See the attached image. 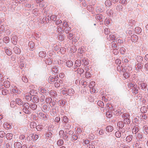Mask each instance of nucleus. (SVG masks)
Instances as JSON below:
<instances>
[{
	"label": "nucleus",
	"instance_id": "obj_64",
	"mask_svg": "<svg viewBox=\"0 0 148 148\" xmlns=\"http://www.w3.org/2000/svg\"><path fill=\"white\" fill-rule=\"evenodd\" d=\"M86 148H95V146L92 144H89L88 145H87L86 147Z\"/></svg>",
	"mask_w": 148,
	"mask_h": 148
},
{
	"label": "nucleus",
	"instance_id": "obj_40",
	"mask_svg": "<svg viewBox=\"0 0 148 148\" xmlns=\"http://www.w3.org/2000/svg\"><path fill=\"white\" fill-rule=\"evenodd\" d=\"M29 45L31 49H32L34 47V42H29Z\"/></svg>",
	"mask_w": 148,
	"mask_h": 148
},
{
	"label": "nucleus",
	"instance_id": "obj_48",
	"mask_svg": "<svg viewBox=\"0 0 148 148\" xmlns=\"http://www.w3.org/2000/svg\"><path fill=\"white\" fill-rule=\"evenodd\" d=\"M105 4L106 6H110L111 5V2L110 0H107L105 2Z\"/></svg>",
	"mask_w": 148,
	"mask_h": 148
},
{
	"label": "nucleus",
	"instance_id": "obj_28",
	"mask_svg": "<svg viewBox=\"0 0 148 148\" xmlns=\"http://www.w3.org/2000/svg\"><path fill=\"white\" fill-rule=\"evenodd\" d=\"M6 137L7 139L10 140L12 138V135L11 133H7L6 135Z\"/></svg>",
	"mask_w": 148,
	"mask_h": 148
},
{
	"label": "nucleus",
	"instance_id": "obj_57",
	"mask_svg": "<svg viewBox=\"0 0 148 148\" xmlns=\"http://www.w3.org/2000/svg\"><path fill=\"white\" fill-rule=\"evenodd\" d=\"M116 9L119 11H120L122 10L123 7L121 5H119L117 6Z\"/></svg>",
	"mask_w": 148,
	"mask_h": 148
},
{
	"label": "nucleus",
	"instance_id": "obj_41",
	"mask_svg": "<svg viewBox=\"0 0 148 148\" xmlns=\"http://www.w3.org/2000/svg\"><path fill=\"white\" fill-rule=\"evenodd\" d=\"M81 62L84 64L85 65H87L88 64V62L87 61L84 59H82L81 60Z\"/></svg>",
	"mask_w": 148,
	"mask_h": 148
},
{
	"label": "nucleus",
	"instance_id": "obj_49",
	"mask_svg": "<svg viewBox=\"0 0 148 148\" xmlns=\"http://www.w3.org/2000/svg\"><path fill=\"white\" fill-rule=\"evenodd\" d=\"M139 88L138 87H134L132 89L133 90V93H134L135 94H136L138 93V89Z\"/></svg>",
	"mask_w": 148,
	"mask_h": 148
},
{
	"label": "nucleus",
	"instance_id": "obj_17",
	"mask_svg": "<svg viewBox=\"0 0 148 148\" xmlns=\"http://www.w3.org/2000/svg\"><path fill=\"white\" fill-rule=\"evenodd\" d=\"M30 108L32 110H35L37 108V105L35 103H31L30 104Z\"/></svg>",
	"mask_w": 148,
	"mask_h": 148
},
{
	"label": "nucleus",
	"instance_id": "obj_26",
	"mask_svg": "<svg viewBox=\"0 0 148 148\" xmlns=\"http://www.w3.org/2000/svg\"><path fill=\"white\" fill-rule=\"evenodd\" d=\"M45 96L43 95L42 94L40 97V101L43 103H45Z\"/></svg>",
	"mask_w": 148,
	"mask_h": 148
},
{
	"label": "nucleus",
	"instance_id": "obj_37",
	"mask_svg": "<svg viewBox=\"0 0 148 148\" xmlns=\"http://www.w3.org/2000/svg\"><path fill=\"white\" fill-rule=\"evenodd\" d=\"M110 39L108 36L107 37V39L108 40H114L115 39V38L114 35H110L109 36Z\"/></svg>",
	"mask_w": 148,
	"mask_h": 148
},
{
	"label": "nucleus",
	"instance_id": "obj_38",
	"mask_svg": "<svg viewBox=\"0 0 148 148\" xmlns=\"http://www.w3.org/2000/svg\"><path fill=\"white\" fill-rule=\"evenodd\" d=\"M81 60H76L75 62V66L77 67H79L81 64Z\"/></svg>",
	"mask_w": 148,
	"mask_h": 148
},
{
	"label": "nucleus",
	"instance_id": "obj_42",
	"mask_svg": "<svg viewBox=\"0 0 148 148\" xmlns=\"http://www.w3.org/2000/svg\"><path fill=\"white\" fill-rule=\"evenodd\" d=\"M22 106H23V108H29L30 104H29L27 103H25L24 104L23 103Z\"/></svg>",
	"mask_w": 148,
	"mask_h": 148
},
{
	"label": "nucleus",
	"instance_id": "obj_47",
	"mask_svg": "<svg viewBox=\"0 0 148 148\" xmlns=\"http://www.w3.org/2000/svg\"><path fill=\"white\" fill-rule=\"evenodd\" d=\"M115 135L116 137L120 138L121 136V132L119 131H117L115 132Z\"/></svg>",
	"mask_w": 148,
	"mask_h": 148
},
{
	"label": "nucleus",
	"instance_id": "obj_14",
	"mask_svg": "<svg viewBox=\"0 0 148 148\" xmlns=\"http://www.w3.org/2000/svg\"><path fill=\"white\" fill-rule=\"evenodd\" d=\"M139 130L138 127L137 126H135L133 127L132 130V132L133 134H136L138 132Z\"/></svg>",
	"mask_w": 148,
	"mask_h": 148
},
{
	"label": "nucleus",
	"instance_id": "obj_58",
	"mask_svg": "<svg viewBox=\"0 0 148 148\" xmlns=\"http://www.w3.org/2000/svg\"><path fill=\"white\" fill-rule=\"evenodd\" d=\"M62 94L64 95L67 96V90L65 89H62Z\"/></svg>",
	"mask_w": 148,
	"mask_h": 148
},
{
	"label": "nucleus",
	"instance_id": "obj_62",
	"mask_svg": "<svg viewBox=\"0 0 148 148\" xmlns=\"http://www.w3.org/2000/svg\"><path fill=\"white\" fill-rule=\"evenodd\" d=\"M71 29V28L69 27H66L65 28V32L66 34L68 33Z\"/></svg>",
	"mask_w": 148,
	"mask_h": 148
},
{
	"label": "nucleus",
	"instance_id": "obj_15",
	"mask_svg": "<svg viewBox=\"0 0 148 148\" xmlns=\"http://www.w3.org/2000/svg\"><path fill=\"white\" fill-rule=\"evenodd\" d=\"M16 103L19 105H22L23 104V103L21 100L19 98H17L16 99Z\"/></svg>",
	"mask_w": 148,
	"mask_h": 148
},
{
	"label": "nucleus",
	"instance_id": "obj_5",
	"mask_svg": "<svg viewBox=\"0 0 148 148\" xmlns=\"http://www.w3.org/2000/svg\"><path fill=\"white\" fill-rule=\"evenodd\" d=\"M67 95L70 96H72L75 93V91L72 88H70L67 90Z\"/></svg>",
	"mask_w": 148,
	"mask_h": 148
},
{
	"label": "nucleus",
	"instance_id": "obj_30",
	"mask_svg": "<svg viewBox=\"0 0 148 148\" xmlns=\"http://www.w3.org/2000/svg\"><path fill=\"white\" fill-rule=\"evenodd\" d=\"M39 101V99L37 97L34 96L32 99V101L34 103H37Z\"/></svg>",
	"mask_w": 148,
	"mask_h": 148
},
{
	"label": "nucleus",
	"instance_id": "obj_35",
	"mask_svg": "<svg viewBox=\"0 0 148 148\" xmlns=\"http://www.w3.org/2000/svg\"><path fill=\"white\" fill-rule=\"evenodd\" d=\"M3 41L5 43H7L10 41V38L6 36L3 38Z\"/></svg>",
	"mask_w": 148,
	"mask_h": 148
},
{
	"label": "nucleus",
	"instance_id": "obj_44",
	"mask_svg": "<svg viewBox=\"0 0 148 148\" xmlns=\"http://www.w3.org/2000/svg\"><path fill=\"white\" fill-rule=\"evenodd\" d=\"M45 99V102H46L47 103H50L52 101V99L51 97L47 98Z\"/></svg>",
	"mask_w": 148,
	"mask_h": 148
},
{
	"label": "nucleus",
	"instance_id": "obj_43",
	"mask_svg": "<svg viewBox=\"0 0 148 148\" xmlns=\"http://www.w3.org/2000/svg\"><path fill=\"white\" fill-rule=\"evenodd\" d=\"M97 105L103 108L104 106L103 102L101 101H99L97 103Z\"/></svg>",
	"mask_w": 148,
	"mask_h": 148
},
{
	"label": "nucleus",
	"instance_id": "obj_4",
	"mask_svg": "<svg viewBox=\"0 0 148 148\" xmlns=\"http://www.w3.org/2000/svg\"><path fill=\"white\" fill-rule=\"evenodd\" d=\"M135 67L136 70L137 71H140L143 67L142 63H138Z\"/></svg>",
	"mask_w": 148,
	"mask_h": 148
},
{
	"label": "nucleus",
	"instance_id": "obj_53",
	"mask_svg": "<svg viewBox=\"0 0 148 148\" xmlns=\"http://www.w3.org/2000/svg\"><path fill=\"white\" fill-rule=\"evenodd\" d=\"M51 71L55 73H57L58 71V68L56 67H53L51 69Z\"/></svg>",
	"mask_w": 148,
	"mask_h": 148
},
{
	"label": "nucleus",
	"instance_id": "obj_63",
	"mask_svg": "<svg viewBox=\"0 0 148 148\" xmlns=\"http://www.w3.org/2000/svg\"><path fill=\"white\" fill-rule=\"evenodd\" d=\"M32 136V138H33L34 140H36L38 138V135L36 134H33Z\"/></svg>",
	"mask_w": 148,
	"mask_h": 148
},
{
	"label": "nucleus",
	"instance_id": "obj_34",
	"mask_svg": "<svg viewBox=\"0 0 148 148\" xmlns=\"http://www.w3.org/2000/svg\"><path fill=\"white\" fill-rule=\"evenodd\" d=\"M49 93L53 97H55L57 95V92L54 91H51L49 92Z\"/></svg>",
	"mask_w": 148,
	"mask_h": 148
},
{
	"label": "nucleus",
	"instance_id": "obj_1",
	"mask_svg": "<svg viewBox=\"0 0 148 148\" xmlns=\"http://www.w3.org/2000/svg\"><path fill=\"white\" fill-rule=\"evenodd\" d=\"M42 111L46 113L49 112L50 110V107H48L47 105L45 104L42 106Z\"/></svg>",
	"mask_w": 148,
	"mask_h": 148
},
{
	"label": "nucleus",
	"instance_id": "obj_27",
	"mask_svg": "<svg viewBox=\"0 0 148 148\" xmlns=\"http://www.w3.org/2000/svg\"><path fill=\"white\" fill-rule=\"evenodd\" d=\"M66 64V66L69 67H71L73 65V63L72 61L71 60H68L67 61Z\"/></svg>",
	"mask_w": 148,
	"mask_h": 148
},
{
	"label": "nucleus",
	"instance_id": "obj_50",
	"mask_svg": "<svg viewBox=\"0 0 148 148\" xmlns=\"http://www.w3.org/2000/svg\"><path fill=\"white\" fill-rule=\"evenodd\" d=\"M30 126L31 128H34L36 127V124L34 122H32L30 123Z\"/></svg>",
	"mask_w": 148,
	"mask_h": 148
},
{
	"label": "nucleus",
	"instance_id": "obj_23",
	"mask_svg": "<svg viewBox=\"0 0 148 148\" xmlns=\"http://www.w3.org/2000/svg\"><path fill=\"white\" fill-rule=\"evenodd\" d=\"M113 130V128L112 126L109 125L107 126L106 128V131L108 132H111Z\"/></svg>",
	"mask_w": 148,
	"mask_h": 148
},
{
	"label": "nucleus",
	"instance_id": "obj_33",
	"mask_svg": "<svg viewBox=\"0 0 148 148\" xmlns=\"http://www.w3.org/2000/svg\"><path fill=\"white\" fill-rule=\"evenodd\" d=\"M133 136H129L127 137L126 140L128 142H130L132 139Z\"/></svg>",
	"mask_w": 148,
	"mask_h": 148
},
{
	"label": "nucleus",
	"instance_id": "obj_59",
	"mask_svg": "<svg viewBox=\"0 0 148 148\" xmlns=\"http://www.w3.org/2000/svg\"><path fill=\"white\" fill-rule=\"evenodd\" d=\"M102 17V16L101 14H97L96 16V18L97 19L99 20V21L101 20Z\"/></svg>",
	"mask_w": 148,
	"mask_h": 148
},
{
	"label": "nucleus",
	"instance_id": "obj_55",
	"mask_svg": "<svg viewBox=\"0 0 148 148\" xmlns=\"http://www.w3.org/2000/svg\"><path fill=\"white\" fill-rule=\"evenodd\" d=\"M123 75L125 79L127 78L130 76L129 74L127 72H125L123 74Z\"/></svg>",
	"mask_w": 148,
	"mask_h": 148
},
{
	"label": "nucleus",
	"instance_id": "obj_32",
	"mask_svg": "<svg viewBox=\"0 0 148 148\" xmlns=\"http://www.w3.org/2000/svg\"><path fill=\"white\" fill-rule=\"evenodd\" d=\"M65 103V101L63 100H60L59 102V105L62 107L64 106Z\"/></svg>",
	"mask_w": 148,
	"mask_h": 148
},
{
	"label": "nucleus",
	"instance_id": "obj_22",
	"mask_svg": "<svg viewBox=\"0 0 148 148\" xmlns=\"http://www.w3.org/2000/svg\"><path fill=\"white\" fill-rule=\"evenodd\" d=\"M46 53L45 52L41 51L39 53V55L40 57L44 58L46 56Z\"/></svg>",
	"mask_w": 148,
	"mask_h": 148
},
{
	"label": "nucleus",
	"instance_id": "obj_20",
	"mask_svg": "<svg viewBox=\"0 0 148 148\" xmlns=\"http://www.w3.org/2000/svg\"><path fill=\"white\" fill-rule=\"evenodd\" d=\"M54 127V126L52 124H50L47 127V130L48 131H51L53 130V128Z\"/></svg>",
	"mask_w": 148,
	"mask_h": 148
},
{
	"label": "nucleus",
	"instance_id": "obj_24",
	"mask_svg": "<svg viewBox=\"0 0 148 148\" xmlns=\"http://www.w3.org/2000/svg\"><path fill=\"white\" fill-rule=\"evenodd\" d=\"M52 136V134L50 132H48L46 134V137L47 138H51Z\"/></svg>",
	"mask_w": 148,
	"mask_h": 148
},
{
	"label": "nucleus",
	"instance_id": "obj_21",
	"mask_svg": "<svg viewBox=\"0 0 148 148\" xmlns=\"http://www.w3.org/2000/svg\"><path fill=\"white\" fill-rule=\"evenodd\" d=\"M143 58L140 56H138L136 58V59L138 62V63H141V62L143 60Z\"/></svg>",
	"mask_w": 148,
	"mask_h": 148
},
{
	"label": "nucleus",
	"instance_id": "obj_31",
	"mask_svg": "<svg viewBox=\"0 0 148 148\" xmlns=\"http://www.w3.org/2000/svg\"><path fill=\"white\" fill-rule=\"evenodd\" d=\"M4 85L6 88H9L10 86V82L8 81H6L4 82Z\"/></svg>",
	"mask_w": 148,
	"mask_h": 148
},
{
	"label": "nucleus",
	"instance_id": "obj_19",
	"mask_svg": "<svg viewBox=\"0 0 148 148\" xmlns=\"http://www.w3.org/2000/svg\"><path fill=\"white\" fill-rule=\"evenodd\" d=\"M117 125L120 128H122L124 127V123L122 121H120L118 122Z\"/></svg>",
	"mask_w": 148,
	"mask_h": 148
},
{
	"label": "nucleus",
	"instance_id": "obj_8",
	"mask_svg": "<svg viewBox=\"0 0 148 148\" xmlns=\"http://www.w3.org/2000/svg\"><path fill=\"white\" fill-rule=\"evenodd\" d=\"M138 84L140 85V87L142 89H144L147 86V84L142 82H139Z\"/></svg>",
	"mask_w": 148,
	"mask_h": 148
},
{
	"label": "nucleus",
	"instance_id": "obj_29",
	"mask_svg": "<svg viewBox=\"0 0 148 148\" xmlns=\"http://www.w3.org/2000/svg\"><path fill=\"white\" fill-rule=\"evenodd\" d=\"M77 73L81 75L84 72V70L81 68H78L76 71Z\"/></svg>",
	"mask_w": 148,
	"mask_h": 148
},
{
	"label": "nucleus",
	"instance_id": "obj_7",
	"mask_svg": "<svg viewBox=\"0 0 148 148\" xmlns=\"http://www.w3.org/2000/svg\"><path fill=\"white\" fill-rule=\"evenodd\" d=\"M24 99L28 101H30L32 99V97L30 94L26 93L24 95Z\"/></svg>",
	"mask_w": 148,
	"mask_h": 148
},
{
	"label": "nucleus",
	"instance_id": "obj_51",
	"mask_svg": "<svg viewBox=\"0 0 148 148\" xmlns=\"http://www.w3.org/2000/svg\"><path fill=\"white\" fill-rule=\"evenodd\" d=\"M58 38L60 40H64V37L62 33H60L58 34Z\"/></svg>",
	"mask_w": 148,
	"mask_h": 148
},
{
	"label": "nucleus",
	"instance_id": "obj_45",
	"mask_svg": "<svg viewBox=\"0 0 148 148\" xmlns=\"http://www.w3.org/2000/svg\"><path fill=\"white\" fill-rule=\"evenodd\" d=\"M22 79L25 83H27L28 82V79L25 76H23L22 77Z\"/></svg>",
	"mask_w": 148,
	"mask_h": 148
},
{
	"label": "nucleus",
	"instance_id": "obj_16",
	"mask_svg": "<svg viewBox=\"0 0 148 148\" xmlns=\"http://www.w3.org/2000/svg\"><path fill=\"white\" fill-rule=\"evenodd\" d=\"M141 29L139 27H136L135 29V32L138 34H140L142 32Z\"/></svg>",
	"mask_w": 148,
	"mask_h": 148
},
{
	"label": "nucleus",
	"instance_id": "obj_39",
	"mask_svg": "<svg viewBox=\"0 0 148 148\" xmlns=\"http://www.w3.org/2000/svg\"><path fill=\"white\" fill-rule=\"evenodd\" d=\"M125 52V49L123 47H121L120 49V52L122 54H124Z\"/></svg>",
	"mask_w": 148,
	"mask_h": 148
},
{
	"label": "nucleus",
	"instance_id": "obj_2",
	"mask_svg": "<svg viewBox=\"0 0 148 148\" xmlns=\"http://www.w3.org/2000/svg\"><path fill=\"white\" fill-rule=\"evenodd\" d=\"M58 79V75H56L54 77L50 76L48 79L49 82H54L55 81H57Z\"/></svg>",
	"mask_w": 148,
	"mask_h": 148
},
{
	"label": "nucleus",
	"instance_id": "obj_54",
	"mask_svg": "<svg viewBox=\"0 0 148 148\" xmlns=\"http://www.w3.org/2000/svg\"><path fill=\"white\" fill-rule=\"evenodd\" d=\"M8 91L6 89H4L2 90V94L3 95H6L8 93Z\"/></svg>",
	"mask_w": 148,
	"mask_h": 148
},
{
	"label": "nucleus",
	"instance_id": "obj_3",
	"mask_svg": "<svg viewBox=\"0 0 148 148\" xmlns=\"http://www.w3.org/2000/svg\"><path fill=\"white\" fill-rule=\"evenodd\" d=\"M38 115L44 120H46L48 118V115L47 114H44L42 112H41L39 113Z\"/></svg>",
	"mask_w": 148,
	"mask_h": 148
},
{
	"label": "nucleus",
	"instance_id": "obj_9",
	"mask_svg": "<svg viewBox=\"0 0 148 148\" xmlns=\"http://www.w3.org/2000/svg\"><path fill=\"white\" fill-rule=\"evenodd\" d=\"M13 51L14 53L16 54H19L21 52V49L16 46L13 48Z\"/></svg>",
	"mask_w": 148,
	"mask_h": 148
},
{
	"label": "nucleus",
	"instance_id": "obj_56",
	"mask_svg": "<svg viewBox=\"0 0 148 148\" xmlns=\"http://www.w3.org/2000/svg\"><path fill=\"white\" fill-rule=\"evenodd\" d=\"M57 144L58 145H62L63 144V141L62 140H59L57 141Z\"/></svg>",
	"mask_w": 148,
	"mask_h": 148
},
{
	"label": "nucleus",
	"instance_id": "obj_60",
	"mask_svg": "<svg viewBox=\"0 0 148 148\" xmlns=\"http://www.w3.org/2000/svg\"><path fill=\"white\" fill-rule=\"evenodd\" d=\"M73 36V34L72 33H69L67 35V37L68 38L69 40H71L73 39V38L72 37Z\"/></svg>",
	"mask_w": 148,
	"mask_h": 148
},
{
	"label": "nucleus",
	"instance_id": "obj_25",
	"mask_svg": "<svg viewBox=\"0 0 148 148\" xmlns=\"http://www.w3.org/2000/svg\"><path fill=\"white\" fill-rule=\"evenodd\" d=\"M45 62L46 64L50 65L52 63V60L50 58L47 59L45 60Z\"/></svg>",
	"mask_w": 148,
	"mask_h": 148
},
{
	"label": "nucleus",
	"instance_id": "obj_36",
	"mask_svg": "<svg viewBox=\"0 0 148 148\" xmlns=\"http://www.w3.org/2000/svg\"><path fill=\"white\" fill-rule=\"evenodd\" d=\"M144 132L146 134H148V127L147 125L144 126L143 127Z\"/></svg>",
	"mask_w": 148,
	"mask_h": 148
},
{
	"label": "nucleus",
	"instance_id": "obj_10",
	"mask_svg": "<svg viewBox=\"0 0 148 148\" xmlns=\"http://www.w3.org/2000/svg\"><path fill=\"white\" fill-rule=\"evenodd\" d=\"M138 40V37L136 35H133L131 37V40L133 42H136Z\"/></svg>",
	"mask_w": 148,
	"mask_h": 148
},
{
	"label": "nucleus",
	"instance_id": "obj_12",
	"mask_svg": "<svg viewBox=\"0 0 148 148\" xmlns=\"http://www.w3.org/2000/svg\"><path fill=\"white\" fill-rule=\"evenodd\" d=\"M71 127V126L70 124L68 123H66L65 124L64 126V129L65 132L66 133L67 132V131H69Z\"/></svg>",
	"mask_w": 148,
	"mask_h": 148
},
{
	"label": "nucleus",
	"instance_id": "obj_6",
	"mask_svg": "<svg viewBox=\"0 0 148 148\" xmlns=\"http://www.w3.org/2000/svg\"><path fill=\"white\" fill-rule=\"evenodd\" d=\"M14 147L15 148H23L25 146L23 145L22 146V145L19 142H16L14 143Z\"/></svg>",
	"mask_w": 148,
	"mask_h": 148
},
{
	"label": "nucleus",
	"instance_id": "obj_11",
	"mask_svg": "<svg viewBox=\"0 0 148 148\" xmlns=\"http://www.w3.org/2000/svg\"><path fill=\"white\" fill-rule=\"evenodd\" d=\"M38 92L41 94H46L48 92V91L43 88H39L38 89Z\"/></svg>",
	"mask_w": 148,
	"mask_h": 148
},
{
	"label": "nucleus",
	"instance_id": "obj_46",
	"mask_svg": "<svg viewBox=\"0 0 148 148\" xmlns=\"http://www.w3.org/2000/svg\"><path fill=\"white\" fill-rule=\"evenodd\" d=\"M78 138V136L75 134L72 135L71 140L72 141L75 140Z\"/></svg>",
	"mask_w": 148,
	"mask_h": 148
},
{
	"label": "nucleus",
	"instance_id": "obj_61",
	"mask_svg": "<svg viewBox=\"0 0 148 148\" xmlns=\"http://www.w3.org/2000/svg\"><path fill=\"white\" fill-rule=\"evenodd\" d=\"M16 103V101H12L10 103V105L11 107L12 108L14 107L15 106Z\"/></svg>",
	"mask_w": 148,
	"mask_h": 148
},
{
	"label": "nucleus",
	"instance_id": "obj_18",
	"mask_svg": "<svg viewBox=\"0 0 148 148\" xmlns=\"http://www.w3.org/2000/svg\"><path fill=\"white\" fill-rule=\"evenodd\" d=\"M30 108H23V112L26 114H29L30 113Z\"/></svg>",
	"mask_w": 148,
	"mask_h": 148
},
{
	"label": "nucleus",
	"instance_id": "obj_52",
	"mask_svg": "<svg viewBox=\"0 0 148 148\" xmlns=\"http://www.w3.org/2000/svg\"><path fill=\"white\" fill-rule=\"evenodd\" d=\"M122 117L124 119L129 118V115L127 113H124L122 115Z\"/></svg>",
	"mask_w": 148,
	"mask_h": 148
},
{
	"label": "nucleus",
	"instance_id": "obj_13",
	"mask_svg": "<svg viewBox=\"0 0 148 148\" xmlns=\"http://www.w3.org/2000/svg\"><path fill=\"white\" fill-rule=\"evenodd\" d=\"M5 52L8 56H10L12 54V52L11 50H9V49L7 47L4 48Z\"/></svg>",
	"mask_w": 148,
	"mask_h": 148
}]
</instances>
